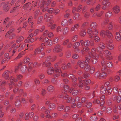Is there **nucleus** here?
Here are the masks:
<instances>
[{
    "label": "nucleus",
    "instance_id": "obj_1",
    "mask_svg": "<svg viewBox=\"0 0 121 121\" xmlns=\"http://www.w3.org/2000/svg\"><path fill=\"white\" fill-rule=\"evenodd\" d=\"M90 74L86 73H84L83 77H79L78 78V81L79 83L78 85V86L80 88L82 89L83 88L84 86V81L82 80V79H85V78H88L90 77Z\"/></svg>",
    "mask_w": 121,
    "mask_h": 121
},
{
    "label": "nucleus",
    "instance_id": "obj_2",
    "mask_svg": "<svg viewBox=\"0 0 121 121\" xmlns=\"http://www.w3.org/2000/svg\"><path fill=\"white\" fill-rule=\"evenodd\" d=\"M105 48V45L104 43L100 42L99 43L98 46L96 48L97 52L99 54V56H102L103 54L102 53V52L103 49Z\"/></svg>",
    "mask_w": 121,
    "mask_h": 121
},
{
    "label": "nucleus",
    "instance_id": "obj_3",
    "mask_svg": "<svg viewBox=\"0 0 121 121\" xmlns=\"http://www.w3.org/2000/svg\"><path fill=\"white\" fill-rule=\"evenodd\" d=\"M100 36L102 37H104L107 36L108 37L111 38L113 37V35L111 32L109 30H102L100 33Z\"/></svg>",
    "mask_w": 121,
    "mask_h": 121
},
{
    "label": "nucleus",
    "instance_id": "obj_4",
    "mask_svg": "<svg viewBox=\"0 0 121 121\" xmlns=\"http://www.w3.org/2000/svg\"><path fill=\"white\" fill-rule=\"evenodd\" d=\"M91 58V56L86 57V59L84 61L79 60L78 62V64L81 68H83L84 67V66L86 64H88L89 63V60Z\"/></svg>",
    "mask_w": 121,
    "mask_h": 121
},
{
    "label": "nucleus",
    "instance_id": "obj_5",
    "mask_svg": "<svg viewBox=\"0 0 121 121\" xmlns=\"http://www.w3.org/2000/svg\"><path fill=\"white\" fill-rule=\"evenodd\" d=\"M17 78H14L12 77L10 78V83H9V85L10 86L9 87L10 89L11 88V85L13 84L14 82H17L18 81V79H20L22 78V76L21 75H17Z\"/></svg>",
    "mask_w": 121,
    "mask_h": 121
},
{
    "label": "nucleus",
    "instance_id": "obj_6",
    "mask_svg": "<svg viewBox=\"0 0 121 121\" xmlns=\"http://www.w3.org/2000/svg\"><path fill=\"white\" fill-rule=\"evenodd\" d=\"M106 42L107 48L110 50H113L114 47V45L112 43L113 42V40L111 39H110L109 40H107Z\"/></svg>",
    "mask_w": 121,
    "mask_h": 121
},
{
    "label": "nucleus",
    "instance_id": "obj_7",
    "mask_svg": "<svg viewBox=\"0 0 121 121\" xmlns=\"http://www.w3.org/2000/svg\"><path fill=\"white\" fill-rule=\"evenodd\" d=\"M46 105L48 106V108L50 110L54 109L56 108V105L55 104L51 103L50 101H47L45 102Z\"/></svg>",
    "mask_w": 121,
    "mask_h": 121
},
{
    "label": "nucleus",
    "instance_id": "obj_8",
    "mask_svg": "<svg viewBox=\"0 0 121 121\" xmlns=\"http://www.w3.org/2000/svg\"><path fill=\"white\" fill-rule=\"evenodd\" d=\"M16 0H12L11 2L9 3H7L6 4H5L4 7V9L5 12L7 11L9 9V7L15 3Z\"/></svg>",
    "mask_w": 121,
    "mask_h": 121
},
{
    "label": "nucleus",
    "instance_id": "obj_9",
    "mask_svg": "<svg viewBox=\"0 0 121 121\" xmlns=\"http://www.w3.org/2000/svg\"><path fill=\"white\" fill-rule=\"evenodd\" d=\"M63 47L61 46L60 44H57L55 46L54 48L53 51L54 52L58 53L62 51Z\"/></svg>",
    "mask_w": 121,
    "mask_h": 121
},
{
    "label": "nucleus",
    "instance_id": "obj_10",
    "mask_svg": "<svg viewBox=\"0 0 121 121\" xmlns=\"http://www.w3.org/2000/svg\"><path fill=\"white\" fill-rule=\"evenodd\" d=\"M104 55L107 57L108 60H111L112 59V57L111 56V53L108 50H104Z\"/></svg>",
    "mask_w": 121,
    "mask_h": 121
},
{
    "label": "nucleus",
    "instance_id": "obj_11",
    "mask_svg": "<svg viewBox=\"0 0 121 121\" xmlns=\"http://www.w3.org/2000/svg\"><path fill=\"white\" fill-rule=\"evenodd\" d=\"M51 59V57L50 56H48L46 57L45 62H43L42 64V65L43 66L48 67L51 65V64L49 62V61Z\"/></svg>",
    "mask_w": 121,
    "mask_h": 121
},
{
    "label": "nucleus",
    "instance_id": "obj_12",
    "mask_svg": "<svg viewBox=\"0 0 121 121\" xmlns=\"http://www.w3.org/2000/svg\"><path fill=\"white\" fill-rule=\"evenodd\" d=\"M109 0H104L102 3V4L104 5L103 7V10H106L108 9V6L110 4V2H109Z\"/></svg>",
    "mask_w": 121,
    "mask_h": 121
},
{
    "label": "nucleus",
    "instance_id": "obj_13",
    "mask_svg": "<svg viewBox=\"0 0 121 121\" xmlns=\"http://www.w3.org/2000/svg\"><path fill=\"white\" fill-rule=\"evenodd\" d=\"M97 52L96 50L94 48H92L91 50V52H88V55H89L88 56H86L88 57L90 56L91 57V56H94L95 57V56H97V54L96 52Z\"/></svg>",
    "mask_w": 121,
    "mask_h": 121
},
{
    "label": "nucleus",
    "instance_id": "obj_14",
    "mask_svg": "<svg viewBox=\"0 0 121 121\" xmlns=\"http://www.w3.org/2000/svg\"><path fill=\"white\" fill-rule=\"evenodd\" d=\"M112 10L114 13L116 14H118L120 12V8L119 6L116 5L113 7Z\"/></svg>",
    "mask_w": 121,
    "mask_h": 121
},
{
    "label": "nucleus",
    "instance_id": "obj_15",
    "mask_svg": "<svg viewBox=\"0 0 121 121\" xmlns=\"http://www.w3.org/2000/svg\"><path fill=\"white\" fill-rule=\"evenodd\" d=\"M64 99H67V102L70 103L71 104L74 103L75 102L74 99H71V97H68V95H65V97Z\"/></svg>",
    "mask_w": 121,
    "mask_h": 121
},
{
    "label": "nucleus",
    "instance_id": "obj_16",
    "mask_svg": "<svg viewBox=\"0 0 121 121\" xmlns=\"http://www.w3.org/2000/svg\"><path fill=\"white\" fill-rule=\"evenodd\" d=\"M69 92L70 93H72V95L73 96L77 95L79 93V91L78 90H75L73 88H72L69 90Z\"/></svg>",
    "mask_w": 121,
    "mask_h": 121
},
{
    "label": "nucleus",
    "instance_id": "obj_17",
    "mask_svg": "<svg viewBox=\"0 0 121 121\" xmlns=\"http://www.w3.org/2000/svg\"><path fill=\"white\" fill-rule=\"evenodd\" d=\"M28 69L26 65H23L21 67V71L22 73H26L28 72Z\"/></svg>",
    "mask_w": 121,
    "mask_h": 121
},
{
    "label": "nucleus",
    "instance_id": "obj_18",
    "mask_svg": "<svg viewBox=\"0 0 121 121\" xmlns=\"http://www.w3.org/2000/svg\"><path fill=\"white\" fill-rule=\"evenodd\" d=\"M53 17L52 16L50 15L48 13H46L44 16V19L47 22H48Z\"/></svg>",
    "mask_w": 121,
    "mask_h": 121
},
{
    "label": "nucleus",
    "instance_id": "obj_19",
    "mask_svg": "<svg viewBox=\"0 0 121 121\" xmlns=\"http://www.w3.org/2000/svg\"><path fill=\"white\" fill-rule=\"evenodd\" d=\"M19 96H17L15 98L16 101L15 102V105L16 106L19 107L21 105V102L20 100L18 99Z\"/></svg>",
    "mask_w": 121,
    "mask_h": 121
},
{
    "label": "nucleus",
    "instance_id": "obj_20",
    "mask_svg": "<svg viewBox=\"0 0 121 121\" xmlns=\"http://www.w3.org/2000/svg\"><path fill=\"white\" fill-rule=\"evenodd\" d=\"M115 35V39L117 41H119L121 40V36L119 32H116Z\"/></svg>",
    "mask_w": 121,
    "mask_h": 121
},
{
    "label": "nucleus",
    "instance_id": "obj_21",
    "mask_svg": "<svg viewBox=\"0 0 121 121\" xmlns=\"http://www.w3.org/2000/svg\"><path fill=\"white\" fill-rule=\"evenodd\" d=\"M43 50V48H39L36 49L35 52L34 53L33 55V56H35L37 54H39Z\"/></svg>",
    "mask_w": 121,
    "mask_h": 121
},
{
    "label": "nucleus",
    "instance_id": "obj_22",
    "mask_svg": "<svg viewBox=\"0 0 121 121\" xmlns=\"http://www.w3.org/2000/svg\"><path fill=\"white\" fill-rule=\"evenodd\" d=\"M54 71V69L53 67H51L49 68L47 70V73L49 75L52 74Z\"/></svg>",
    "mask_w": 121,
    "mask_h": 121
},
{
    "label": "nucleus",
    "instance_id": "obj_23",
    "mask_svg": "<svg viewBox=\"0 0 121 121\" xmlns=\"http://www.w3.org/2000/svg\"><path fill=\"white\" fill-rule=\"evenodd\" d=\"M67 76L69 78L71 79L73 82H76L77 80V78L73 74H69Z\"/></svg>",
    "mask_w": 121,
    "mask_h": 121
},
{
    "label": "nucleus",
    "instance_id": "obj_24",
    "mask_svg": "<svg viewBox=\"0 0 121 121\" xmlns=\"http://www.w3.org/2000/svg\"><path fill=\"white\" fill-rule=\"evenodd\" d=\"M58 64L56 63L54 65L55 71L56 73H59L61 72L60 68L58 66Z\"/></svg>",
    "mask_w": 121,
    "mask_h": 121
},
{
    "label": "nucleus",
    "instance_id": "obj_25",
    "mask_svg": "<svg viewBox=\"0 0 121 121\" xmlns=\"http://www.w3.org/2000/svg\"><path fill=\"white\" fill-rule=\"evenodd\" d=\"M93 59L92 60V62L93 64H95L98 62V59L99 57V56L98 54H97V56H92Z\"/></svg>",
    "mask_w": 121,
    "mask_h": 121
},
{
    "label": "nucleus",
    "instance_id": "obj_26",
    "mask_svg": "<svg viewBox=\"0 0 121 121\" xmlns=\"http://www.w3.org/2000/svg\"><path fill=\"white\" fill-rule=\"evenodd\" d=\"M53 22H49L48 24L49 26L51 27V28L52 30H53L54 29L56 26V24H53Z\"/></svg>",
    "mask_w": 121,
    "mask_h": 121
},
{
    "label": "nucleus",
    "instance_id": "obj_27",
    "mask_svg": "<svg viewBox=\"0 0 121 121\" xmlns=\"http://www.w3.org/2000/svg\"><path fill=\"white\" fill-rule=\"evenodd\" d=\"M54 87L52 85H50L48 86L47 87V90L49 92H53L54 90Z\"/></svg>",
    "mask_w": 121,
    "mask_h": 121
},
{
    "label": "nucleus",
    "instance_id": "obj_28",
    "mask_svg": "<svg viewBox=\"0 0 121 121\" xmlns=\"http://www.w3.org/2000/svg\"><path fill=\"white\" fill-rule=\"evenodd\" d=\"M86 29H83L79 33V35L81 36L84 37L86 35Z\"/></svg>",
    "mask_w": 121,
    "mask_h": 121
},
{
    "label": "nucleus",
    "instance_id": "obj_29",
    "mask_svg": "<svg viewBox=\"0 0 121 121\" xmlns=\"http://www.w3.org/2000/svg\"><path fill=\"white\" fill-rule=\"evenodd\" d=\"M9 71H5L3 73L2 75L3 77L5 78V79L8 78L9 77Z\"/></svg>",
    "mask_w": 121,
    "mask_h": 121
},
{
    "label": "nucleus",
    "instance_id": "obj_30",
    "mask_svg": "<svg viewBox=\"0 0 121 121\" xmlns=\"http://www.w3.org/2000/svg\"><path fill=\"white\" fill-rule=\"evenodd\" d=\"M113 15L111 11H108L106 13L105 16L106 17L110 18Z\"/></svg>",
    "mask_w": 121,
    "mask_h": 121
},
{
    "label": "nucleus",
    "instance_id": "obj_31",
    "mask_svg": "<svg viewBox=\"0 0 121 121\" xmlns=\"http://www.w3.org/2000/svg\"><path fill=\"white\" fill-rule=\"evenodd\" d=\"M106 87H104L103 86H101V88L100 92L102 94H104L106 91Z\"/></svg>",
    "mask_w": 121,
    "mask_h": 121
},
{
    "label": "nucleus",
    "instance_id": "obj_32",
    "mask_svg": "<svg viewBox=\"0 0 121 121\" xmlns=\"http://www.w3.org/2000/svg\"><path fill=\"white\" fill-rule=\"evenodd\" d=\"M68 22V21L66 19L63 20L61 22V25L63 26H65L67 25Z\"/></svg>",
    "mask_w": 121,
    "mask_h": 121
},
{
    "label": "nucleus",
    "instance_id": "obj_33",
    "mask_svg": "<svg viewBox=\"0 0 121 121\" xmlns=\"http://www.w3.org/2000/svg\"><path fill=\"white\" fill-rule=\"evenodd\" d=\"M112 88H111L110 87L108 86L107 87L106 91L108 92V95H110L112 90Z\"/></svg>",
    "mask_w": 121,
    "mask_h": 121
},
{
    "label": "nucleus",
    "instance_id": "obj_34",
    "mask_svg": "<svg viewBox=\"0 0 121 121\" xmlns=\"http://www.w3.org/2000/svg\"><path fill=\"white\" fill-rule=\"evenodd\" d=\"M107 76V74L105 72H103L100 74V78H105Z\"/></svg>",
    "mask_w": 121,
    "mask_h": 121
},
{
    "label": "nucleus",
    "instance_id": "obj_35",
    "mask_svg": "<svg viewBox=\"0 0 121 121\" xmlns=\"http://www.w3.org/2000/svg\"><path fill=\"white\" fill-rule=\"evenodd\" d=\"M23 37L21 36H19L17 39L16 40V42L17 43H19L24 39Z\"/></svg>",
    "mask_w": 121,
    "mask_h": 121
},
{
    "label": "nucleus",
    "instance_id": "obj_36",
    "mask_svg": "<svg viewBox=\"0 0 121 121\" xmlns=\"http://www.w3.org/2000/svg\"><path fill=\"white\" fill-rule=\"evenodd\" d=\"M33 18L32 17H30L28 19V23L31 25L30 27L31 28L32 27V25L33 24V22L31 21V20Z\"/></svg>",
    "mask_w": 121,
    "mask_h": 121
},
{
    "label": "nucleus",
    "instance_id": "obj_37",
    "mask_svg": "<svg viewBox=\"0 0 121 121\" xmlns=\"http://www.w3.org/2000/svg\"><path fill=\"white\" fill-rule=\"evenodd\" d=\"M63 34L64 35H66L68 33L69 31V28L68 27H65L63 29Z\"/></svg>",
    "mask_w": 121,
    "mask_h": 121
},
{
    "label": "nucleus",
    "instance_id": "obj_38",
    "mask_svg": "<svg viewBox=\"0 0 121 121\" xmlns=\"http://www.w3.org/2000/svg\"><path fill=\"white\" fill-rule=\"evenodd\" d=\"M102 69L104 70H105L106 69L107 67L106 65V62L104 60H103L102 61Z\"/></svg>",
    "mask_w": 121,
    "mask_h": 121
},
{
    "label": "nucleus",
    "instance_id": "obj_39",
    "mask_svg": "<svg viewBox=\"0 0 121 121\" xmlns=\"http://www.w3.org/2000/svg\"><path fill=\"white\" fill-rule=\"evenodd\" d=\"M97 26V24L95 22H93L91 24V27L92 28H95Z\"/></svg>",
    "mask_w": 121,
    "mask_h": 121
},
{
    "label": "nucleus",
    "instance_id": "obj_40",
    "mask_svg": "<svg viewBox=\"0 0 121 121\" xmlns=\"http://www.w3.org/2000/svg\"><path fill=\"white\" fill-rule=\"evenodd\" d=\"M99 29L95 28L93 31V34L94 35H97L99 33Z\"/></svg>",
    "mask_w": 121,
    "mask_h": 121
},
{
    "label": "nucleus",
    "instance_id": "obj_41",
    "mask_svg": "<svg viewBox=\"0 0 121 121\" xmlns=\"http://www.w3.org/2000/svg\"><path fill=\"white\" fill-rule=\"evenodd\" d=\"M78 36L77 35H75L73 36L71 39V40L73 42L76 41L77 40Z\"/></svg>",
    "mask_w": 121,
    "mask_h": 121
},
{
    "label": "nucleus",
    "instance_id": "obj_42",
    "mask_svg": "<svg viewBox=\"0 0 121 121\" xmlns=\"http://www.w3.org/2000/svg\"><path fill=\"white\" fill-rule=\"evenodd\" d=\"M90 120L91 121H95L97 120V118L96 116H93L90 117Z\"/></svg>",
    "mask_w": 121,
    "mask_h": 121
},
{
    "label": "nucleus",
    "instance_id": "obj_43",
    "mask_svg": "<svg viewBox=\"0 0 121 121\" xmlns=\"http://www.w3.org/2000/svg\"><path fill=\"white\" fill-rule=\"evenodd\" d=\"M90 45V41L88 40H86L84 41V45L85 46L88 47Z\"/></svg>",
    "mask_w": 121,
    "mask_h": 121
},
{
    "label": "nucleus",
    "instance_id": "obj_44",
    "mask_svg": "<svg viewBox=\"0 0 121 121\" xmlns=\"http://www.w3.org/2000/svg\"><path fill=\"white\" fill-rule=\"evenodd\" d=\"M80 45V43L79 42H76L73 44V48H78Z\"/></svg>",
    "mask_w": 121,
    "mask_h": 121
},
{
    "label": "nucleus",
    "instance_id": "obj_45",
    "mask_svg": "<svg viewBox=\"0 0 121 121\" xmlns=\"http://www.w3.org/2000/svg\"><path fill=\"white\" fill-rule=\"evenodd\" d=\"M33 63L32 62H30L28 64L29 68L28 69V72H30L32 68V67L31 66L33 64Z\"/></svg>",
    "mask_w": 121,
    "mask_h": 121
},
{
    "label": "nucleus",
    "instance_id": "obj_46",
    "mask_svg": "<svg viewBox=\"0 0 121 121\" xmlns=\"http://www.w3.org/2000/svg\"><path fill=\"white\" fill-rule=\"evenodd\" d=\"M30 61V59L28 57H26L24 58V62L25 64H26L28 63Z\"/></svg>",
    "mask_w": 121,
    "mask_h": 121
},
{
    "label": "nucleus",
    "instance_id": "obj_47",
    "mask_svg": "<svg viewBox=\"0 0 121 121\" xmlns=\"http://www.w3.org/2000/svg\"><path fill=\"white\" fill-rule=\"evenodd\" d=\"M90 67V66L88 65V64H87L85 65L84 67H83V68L85 70L87 71L89 70Z\"/></svg>",
    "mask_w": 121,
    "mask_h": 121
},
{
    "label": "nucleus",
    "instance_id": "obj_48",
    "mask_svg": "<svg viewBox=\"0 0 121 121\" xmlns=\"http://www.w3.org/2000/svg\"><path fill=\"white\" fill-rule=\"evenodd\" d=\"M60 12V10L58 9H54L53 13L55 15L58 14Z\"/></svg>",
    "mask_w": 121,
    "mask_h": 121
},
{
    "label": "nucleus",
    "instance_id": "obj_49",
    "mask_svg": "<svg viewBox=\"0 0 121 121\" xmlns=\"http://www.w3.org/2000/svg\"><path fill=\"white\" fill-rule=\"evenodd\" d=\"M94 39L95 42L97 43L99 42L100 41V38L97 35H96Z\"/></svg>",
    "mask_w": 121,
    "mask_h": 121
},
{
    "label": "nucleus",
    "instance_id": "obj_50",
    "mask_svg": "<svg viewBox=\"0 0 121 121\" xmlns=\"http://www.w3.org/2000/svg\"><path fill=\"white\" fill-rule=\"evenodd\" d=\"M95 77L96 78H100V74L99 71L96 72L95 74Z\"/></svg>",
    "mask_w": 121,
    "mask_h": 121
},
{
    "label": "nucleus",
    "instance_id": "obj_51",
    "mask_svg": "<svg viewBox=\"0 0 121 121\" xmlns=\"http://www.w3.org/2000/svg\"><path fill=\"white\" fill-rule=\"evenodd\" d=\"M45 2L43 1L40 2L38 4V6L39 7L42 8Z\"/></svg>",
    "mask_w": 121,
    "mask_h": 121
},
{
    "label": "nucleus",
    "instance_id": "obj_52",
    "mask_svg": "<svg viewBox=\"0 0 121 121\" xmlns=\"http://www.w3.org/2000/svg\"><path fill=\"white\" fill-rule=\"evenodd\" d=\"M21 44L20 45V47L18 50V52L22 50L26 45V44L25 43H23L22 44Z\"/></svg>",
    "mask_w": 121,
    "mask_h": 121
},
{
    "label": "nucleus",
    "instance_id": "obj_53",
    "mask_svg": "<svg viewBox=\"0 0 121 121\" xmlns=\"http://www.w3.org/2000/svg\"><path fill=\"white\" fill-rule=\"evenodd\" d=\"M64 107V105H59L57 108L58 110L59 111H61L62 110Z\"/></svg>",
    "mask_w": 121,
    "mask_h": 121
},
{
    "label": "nucleus",
    "instance_id": "obj_54",
    "mask_svg": "<svg viewBox=\"0 0 121 121\" xmlns=\"http://www.w3.org/2000/svg\"><path fill=\"white\" fill-rule=\"evenodd\" d=\"M24 54H22L21 53H20L15 58V60H17L21 58Z\"/></svg>",
    "mask_w": 121,
    "mask_h": 121
},
{
    "label": "nucleus",
    "instance_id": "obj_55",
    "mask_svg": "<svg viewBox=\"0 0 121 121\" xmlns=\"http://www.w3.org/2000/svg\"><path fill=\"white\" fill-rule=\"evenodd\" d=\"M59 39L57 37H56L54 38L53 40V42L54 44H56L59 42Z\"/></svg>",
    "mask_w": 121,
    "mask_h": 121
},
{
    "label": "nucleus",
    "instance_id": "obj_56",
    "mask_svg": "<svg viewBox=\"0 0 121 121\" xmlns=\"http://www.w3.org/2000/svg\"><path fill=\"white\" fill-rule=\"evenodd\" d=\"M107 66L109 68H111L112 66V63L111 62H107Z\"/></svg>",
    "mask_w": 121,
    "mask_h": 121
},
{
    "label": "nucleus",
    "instance_id": "obj_57",
    "mask_svg": "<svg viewBox=\"0 0 121 121\" xmlns=\"http://www.w3.org/2000/svg\"><path fill=\"white\" fill-rule=\"evenodd\" d=\"M14 29H12L10 30L5 35L6 36H8L11 34L13 32Z\"/></svg>",
    "mask_w": 121,
    "mask_h": 121
},
{
    "label": "nucleus",
    "instance_id": "obj_58",
    "mask_svg": "<svg viewBox=\"0 0 121 121\" xmlns=\"http://www.w3.org/2000/svg\"><path fill=\"white\" fill-rule=\"evenodd\" d=\"M63 28H61V27L60 26H58L56 28V31L57 32L59 31L61 32L63 30Z\"/></svg>",
    "mask_w": 121,
    "mask_h": 121
},
{
    "label": "nucleus",
    "instance_id": "obj_59",
    "mask_svg": "<svg viewBox=\"0 0 121 121\" xmlns=\"http://www.w3.org/2000/svg\"><path fill=\"white\" fill-rule=\"evenodd\" d=\"M112 111V109L110 107H108L107 108L106 112L107 113H111Z\"/></svg>",
    "mask_w": 121,
    "mask_h": 121
},
{
    "label": "nucleus",
    "instance_id": "obj_60",
    "mask_svg": "<svg viewBox=\"0 0 121 121\" xmlns=\"http://www.w3.org/2000/svg\"><path fill=\"white\" fill-rule=\"evenodd\" d=\"M113 91L115 93V94H117L118 91V88L116 87H113Z\"/></svg>",
    "mask_w": 121,
    "mask_h": 121
},
{
    "label": "nucleus",
    "instance_id": "obj_61",
    "mask_svg": "<svg viewBox=\"0 0 121 121\" xmlns=\"http://www.w3.org/2000/svg\"><path fill=\"white\" fill-rule=\"evenodd\" d=\"M89 70L90 73H94L95 69L94 67H90Z\"/></svg>",
    "mask_w": 121,
    "mask_h": 121
},
{
    "label": "nucleus",
    "instance_id": "obj_62",
    "mask_svg": "<svg viewBox=\"0 0 121 121\" xmlns=\"http://www.w3.org/2000/svg\"><path fill=\"white\" fill-rule=\"evenodd\" d=\"M34 81L36 85H38L40 84V81L39 79L36 78L35 79Z\"/></svg>",
    "mask_w": 121,
    "mask_h": 121
},
{
    "label": "nucleus",
    "instance_id": "obj_63",
    "mask_svg": "<svg viewBox=\"0 0 121 121\" xmlns=\"http://www.w3.org/2000/svg\"><path fill=\"white\" fill-rule=\"evenodd\" d=\"M50 82L49 80L47 79H45L43 81V83L46 84H49Z\"/></svg>",
    "mask_w": 121,
    "mask_h": 121
},
{
    "label": "nucleus",
    "instance_id": "obj_64",
    "mask_svg": "<svg viewBox=\"0 0 121 121\" xmlns=\"http://www.w3.org/2000/svg\"><path fill=\"white\" fill-rule=\"evenodd\" d=\"M49 33L48 31L47 30H45L43 34V36H46L48 35V34Z\"/></svg>",
    "mask_w": 121,
    "mask_h": 121
}]
</instances>
